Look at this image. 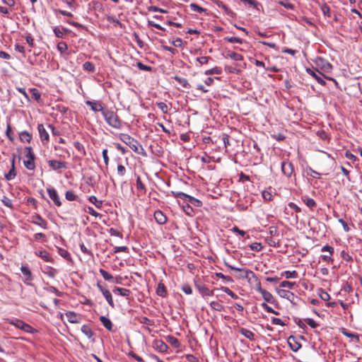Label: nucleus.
Here are the masks:
<instances>
[{
	"mask_svg": "<svg viewBox=\"0 0 362 362\" xmlns=\"http://www.w3.org/2000/svg\"><path fill=\"white\" fill-rule=\"evenodd\" d=\"M119 138L122 142L128 145L130 148L135 153L143 156H146V152L141 144L130 135L127 134H119Z\"/></svg>",
	"mask_w": 362,
	"mask_h": 362,
	"instance_id": "1",
	"label": "nucleus"
},
{
	"mask_svg": "<svg viewBox=\"0 0 362 362\" xmlns=\"http://www.w3.org/2000/svg\"><path fill=\"white\" fill-rule=\"evenodd\" d=\"M105 122L112 127L115 129H121L122 127V122L119 116L111 110H105L103 114Z\"/></svg>",
	"mask_w": 362,
	"mask_h": 362,
	"instance_id": "2",
	"label": "nucleus"
},
{
	"mask_svg": "<svg viewBox=\"0 0 362 362\" xmlns=\"http://www.w3.org/2000/svg\"><path fill=\"white\" fill-rule=\"evenodd\" d=\"M25 150L26 151V153L25 155L23 164L28 170H33L35 168V160L36 159V157L33 152V148L31 146H26L25 148Z\"/></svg>",
	"mask_w": 362,
	"mask_h": 362,
	"instance_id": "3",
	"label": "nucleus"
},
{
	"mask_svg": "<svg viewBox=\"0 0 362 362\" xmlns=\"http://www.w3.org/2000/svg\"><path fill=\"white\" fill-rule=\"evenodd\" d=\"M306 71L309 75L313 76L317 81L318 83H320L322 86H325V84H326L325 81L322 78V76H323L326 79L331 80V81H334L335 83V84L337 85V82L334 78H333L332 77L326 76L324 74H322V72H320L319 71H317V73H316L311 69H307Z\"/></svg>",
	"mask_w": 362,
	"mask_h": 362,
	"instance_id": "4",
	"label": "nucleus"
},
{
	"mask_svg": "<svg viewBox=\"0 0 362 362\" xmlns=\"http://www.w3.org/2000/svg\"><path fill=\"white\" fill-rule=\"evenodd\" d=\"M8 323L11 325H13L16 327L25 332L28 333H32L33 332V328L29 325L28 324L24 322L23 321L15 319L11 320L8 321Z\"/></svg>",
	"mask_w": 362,
	"mask_h": 362,
	"instance_id": "5",
	"label": "nucleus"
},
{
	"mask_svg": "<svg viewBox=\"0 0 362 362\" xmlns=\"http://www.w3.org/2000/svg\"><path fill=\"white\" fill-rule=\"evenodd\" d=\"M316 66L325 73H330L332 69V65L322 57H317L315 59Z\"/></svg>",
	"mask_w": 362,
	"mask_h": 362,
	"instance_id": "6",
	"label": "nucleus"
},
{
	"mask_svg": "<svg viewBox=\"0 0 362 362\" xmlns=\"http://www.w3.org/2000/svg\"><path fill=\"white\" fill-rule=\"evenodd\" d=\"M281 171L286 177H290L293 173L294 167L291 162L284 160L281 163Z\"/></svg>",
	"mask_w": 362,
	"mask_h": 362,
	"instance_id": "7",
	"label": "nucleus"
},
{
	"mask_svg": "<svg viewBox=\"0 0 362 362\" xmlns=\"http://www.w3.org/2000/svg\"><path fill=\"white\" fill-rule=\"evenodd\" d=\"M47 192L48 193L49 198L53 201L54 204L57 206H61L62 202L60 200V198L58 195L57 190L54 187H49L47 189Z\"/></svg>",
	"mask_w": 362,
	"mask_h": 362,
	"instance_id": "8",
	"label": "nucleus"
},
{
	"mask_svg": "<svg viewBox=\"0 0 362 362\" xmlns=\"http://www.w3.org/2000/svg\"><path fill=\"white\" fill-rule=\"evenodd\" d=\"M49 168L53 170H57L60 169H66L67 165L66 162L60 161L57 160H50L48 161Z\"/></svg>",
	"mask_w": 362,
	"mask_h": 362,
	"instance_id": "9",
	"label": "nucleus"
},
{
	"mask_svg": "<svg viewBox=\"0 0 362 362\" xmlns=\"http://www.w3.org/2000/svg\"><path fill=\"white\" fill-rule=\"evenodd\" d=\"M153 347L160 353H165L168 351V345L161 339H155L153 341Z\"/></svg>",
	"mask_w": 362,
	"mask_h": 362,
	"instance_id": "10",
	"label": "nucleus"
},
{
	"mask_svg": "<svg viewBox=\"0 0 362 362\" xmlns=\"http://www.w3.org/2000/svg\"><path fill=\"white\" fill-rule=\"evenodd\" d=\"M196 288L198 290L202 297L214 296V291L209 289L207 286L202 284H196Z\"/></svg>",
	"mask_w": 362,
	"mask_h": 362,
	"instance_id": "11",
	"label": "nucleus"
},
{
	"mask_svg": "<svg viewBox=\"0 0 362 362\" xmlns=\"http://www.w3.org/2000/svg\"><path fill=\"white\" fill-rule=\"evenodd\" d=\"M31 223L39 226L43 229H47V222L40 215L36 214L32 216Z\"/></svg>",
	"mask_w": 362,
	"mask_h": 362,
	"instance_id": "12",
	"label": "nucleus"
},
{
	"mask_svg": "<svg viewBox=\"0 0 362 362\" xmlns=\"http://www.w3.org/2000/svg\"><path fill=\"white\" fill-rule=\"evenodd\" d=\"M86 104L90 107V109L94 112H101L103 114L105 110H104L102 104L98 101H90L87 100Z\"/></svg>",
	"mask_w": 362,
	"mask_h": 362,
	"instance_id": "13",
	"label": "nucleus"
},
{
	"mask_svg": "<svg viewBox=\"0 0 362 362\" xmlns=\"http://www.w3.org/2000/svg\"><path fill=\"white\" fill-rule=\"evenodd\" d=\"M288 344L291 349L295 352L298 351L302 346L301 344L292 335L288 338Z\"/></svg>",
	"mask_w": 362,
	"mask_h": 362,
	"instance_id": "14",
	"label": "nucleus"
},
{
	"mask_svg": "<svg viewBox=\"0 0 362 362\" xmlns=\"http://www.w3.org/2000/svg\"><path fill=\"white\" fill-rule=\"evenodd\" d=\"M37 130L40 134V139L43 144L47 143L49 141V134L45 129L44 125L42 124H39L37 126Z\"/></svg>",
	"mask_w": 362,
	"mask_h": 362,
	"instance_id": "15",
	"label": "nucleus"
},
{
	"mask_svg": "<svg viewBox=\"0 0 362 362\" xmlns=\"http://www.w3.org/2000/svg\"><path fill=\"white\" fill-rule=\"evenodd\" d=\"M15 155H13L12 159H11V170L8 171V173L5 174V178L6 180H12L14 179V177L16 175V168H15Z\"/></svg>",
	"mask_w": 362,
	"mask_h": 362,
	"instance_id": "16",
	"label": "nucleus"
},
{
	"mask_svg": "<svg viewBox=\"0 0 362 362\" xmlns=\"http://www.w3.org/2000/svg\"><path fill=\"white\" fill-rule=\"evenodd\" d=\"M115 294L122 296L128 298L131 294V291L129 289L120 287H115L112 290Z\"/></svg>",
	"mask_w": 362,
	"mask_h": 362,
	"instance_id": "17",
	"label": "nucleus"
},
{
	"mask_svg": "<svg viewBox=\"0 0 362 362\" xmlns=\"http://www.w3.org/2000/svg\"><path fill=\"white\" fill-rule=\"evenodd\" d=\"M154 218H155L156 221L158 224H160V225L165 223V222L167 221L166 216L160 210H157V211H155V213H154Z\"/></svg>",
	"mask_w": 362,
	"mask_h": 362,
	"instance_id": "18",
	"label": "nucleus"
},
{
	"mask_svg": "<svg viewBox=\"0 0 362 362\" xmlns=\"http://www.w3.org/2000/svg\"><path fill=\"white\" fill-rule=\"evenodd\" d=\"M99 272L105 280L112 281L116 284L119 283L116 278H115L112 274H110L105 270L100 269Z\"/></svg>",
	"mask_w": 362,
	"mask_h": 362,
	"instance_id": "19",
	"label": "nucleus"
},
{
	"mask_svg": "<svg viewBox=\"0 0 362 362\" xmlns=\"http://www.w3.org/2000/svg\"><path fill=\"white\" fill-rule=\"evenodd\" d=\"M100 321L108 331H112L113 325L109 318L105 316H100Z\"/></svg>",
	"mask_w": 362,
	"mask_h": 362,
	"instance_id": "20",
	"label": "nucleus"
},
{
	"mask_svg": "<svg viewBox=\"0 0 362 362\" xmlns=\"http://www.w3.org/2000/svg\"><path fill=\"white\" fill-rule=\"evenodd\" d=\"M66 317L70 323H79L80 322L78 315L74 312L69 311L66 313Z\"/></svg>",
	"mask_w": 362,
	"mask_h": 362,
	"instance_id": "21",
	"label": "nucleus"
},
{
	"mask_svg": "<svg viewBox=\"0 0 362 362\" xmlns=\"http://www.w3.org/2000/svg\"><path fill=\"white\" fill-rule=\"evenodd\" d=\"M35 255L40 257L45 262H51L53 261L52 257L50 256L49 253L46 250H40L35 252Z\"/></svg>",
	"mask_w": 362,
	"mask_h": 362,
	"instance_id": "22",
	"label": "nucleus"
},
{
	"mask_svg": "<svg viewBox=\"0 0 362 362\" xmlns=\"http://www.w3.org/2000/svg\"><path fill=\"white\" fill-rule=\"evenodd\" d=\"M19 139L22 142L30 143L32 139V135L27 131H23L19 133Z\"/></svg>",
	"mask_w": 362,
	"mask_h": 362,
	"instance_id": "23",
	"label": "nucleus"
},
{
	"mask_svg": "<svg viewBox=\"0 0 362 362\" xmlns=\"http://www.w3.org/2000/svg\"><path fill=\"white\" fill-rule=\"evenodd\" d=\"M21 271L22 274L25 276V281H32L33 280V276L32 275V273H31L30 269L28 267L22 266L21 267Z\"/></svg>",
	"mask_w": 362,
	"mask_h": 362,
	"instance_id": "24",
	"label": "nucleus"
},
{
	"mask_svg": "<svg viewBox=\"0 0 362 362\" xmlns=\"http://www.w3.org/2000/svg\"><path fill=\"white\" fill-rule=\"evenodd\" d=\"M240 332L241 333V334H243L247 339H248L251 341L255 340V334L252 331L243 327V328H240Z\"/></svg>",
	"mask_w": 362,
	"mask_h": 362,
	"instance_id": "25",
	"label": "nucleus"
},
{
	"mask_svg": "<svg viewBox=\"0 0 362 362\" xmlns=\"http://www.w3.org/2000/svg\"><path fill=\"white\" fill-rule=\"evenodd\" d=\"M156 293L158 296L161 297H165L167 295V291L165 285L163 283H159L156 288Z\"/></svg>",
	"mask_w": 362,
	"mask_h": 362,
	"instance_id": "26",
	"label": "nucleus"
},
{
	"mask_svg": "<svg viewBox=\"0 0 362 362\" xmlns=\"http://www.w3.org/2000/svg\"><path fill=\"white\" fill-rule=\"evenodd\" d=\"M261 294L266 302H268L269 303H274V298L270 292L264 290V291H262Z\"/></svg>",
	"mask_w": 362,
	"mask_h": 362,
	"instance_id": "27",
	"label": "nucleus"
},
{
	"mask_svg": "<svg viewBox=\"0 0 362 362\" xmlns=\"http://www.w3.org/2000/svg\"><path fill=\"white\" fill-rule=\"evenodd\" d=\"M173 78L175 81H177L185 88H189L191 87L187 80L185 78L180 77L178 76H175Z\"/></svg>",
	"mask_w": 362,
	"mask_h": 362,
	"instance_id": "28",
	"label": "nucleus"
},
{
	"mask_svg": "<svg viewBox=\"0 0 362 362\" xmlns=\"http://www.w3.org/2000/svg\"><path fill=\"white\" fill-rule=\"evenodd\" d=\"M81 330L89 339L93 337V332L92 331L90 327L88 325H83L81 327Z\"/></svg>",
	"mask_w": 362,
	"mask_h": 362,
	"instance_id": "29",
	"label": "nucleus"
},
{
	"mask_svg": "<svg viewBox=\"0 0 362 362\" xmlns=\"http://www.w3.org/2000/svg\"><path fill=\"white\" fill-rule=\"evenodd\" d=\"M83 69L88 72L93 73L95 71V65L90 62H86L83 64Z\"/></svg>",
	"mask_w": 362,
	"mask_h": 362,
	"instance_id": "30",
	"label": "nucleus"
},
{
	"mask_svg": "<svg viewBox=\"0 0 362 362\" xmlns=\"http://www.w3.org/2000/svg\"><path fill=\"white\" fill-rule=\"evenodd\" d=\"M227 57H230V59H232L234 61H241L243 59V57L241 54L234 52H230V51H228L227 52Z\"/></svg>",
	"mask_w": 362,
	"mask_h": 362,
	"instance_id": "31",
	"label": "nucleus"
},
{
	"mask_svg": "<svg viewBox=\"0 0 362 362\" xmlns=\"http://www.w3.org/2000/svg\"><path fill=\"white\" fill-rule=\"evenodd\" d=\"M65 198L68 201H76L78 200V197L72 190L66 191L65 193Z\"/></svg>",
	"mask_w": 362,
	"mask_h": 362,
	"instance_id": "32",
	"label": "nucleus"
},
{
	"mask_svg": "<svg viewBox=\"0 0 362 362\" xmlns=\"http://www.w3.org/2000/svg\"><path fill=\"white\" fill-rule=\"evenodd\" d=\"M226 265L228 267H229L230 269H232V270H235V271H239V272L244 271L245 272V278H248V276L250 274H252V276H255V274L252 271H250V270L237 268V267H233L231 265H229L227 263H226Z\"/></svg>",
	"mask_w": 362,
	"mask_h": 362,
	"instance_id": "33",
	"label": "nucleus"
},
{
	"mask_svg": "<svg viewBox=\"0 0 362 362\" xmlns=\"http://www.w3.org/2000/svg\"><path fill=\"white\" fill-rule=\"evenodd\" d=\"M167 339L168 341L175 348H179L180 346V343L177 338L173 336H168Z\"/></svg>",
	"mask_w": 362,
	"mask_h": 362,
	"instance_id": "34",
	"label": "nucleus"
},
{
	"mask_svg": "<svg viewBox=\"0 0 362 362\" xmlns=\"http://www.w3.org/2000/svg\"><path fill=\"white\" fill-rule=\"evenodd\" d=\"M88 201L93 204L98 209H100L103 206V202L101 200H98L95 196L89 197Z\"/></svg>",
	"mask_w": 362,
	"mask_h": 362,
	"instance_id": "35",
	"label": "nucleus"
},
{
	"mask_svg": "<svg viewBox=\"0 0 362 362\" xmlns=\"http://www.w3.org/2000/svg\"><path fill=\"white\" fill-rule=\"evenodd\" d=\"M58 253L60 256H62V257H64V259H67V260H71V255L70 253L64 250V249H62L61 247H59L58 248Z\"/></svg>",
	"mask_w": 362,
	"mask_h": 362,
	"instance_id": "36",
	"label": "nucleus"
},
{
	"mask_svg": "<svg viewBox=\"0 0 362 362\" xmlns=\"http://www.w3.org/2000/svg\"><path fill=\"white\" fill-rule=\"evenodd\" d=\"M222 73V69L220 67L216 66L213 69L206 70L205 71L206 75H213V74H217L219 75Z\"/></svg>",
	"mask_w": 362,
	"mask_h": 362,
	"instance_id": "37",
	"label": "nucleus"
},
{
	"mask_svg": "<svg viewBox=\"0 0 362 362\" xmlns=\"http://www.w3.org/2000/svg\"><path fill=\"white\" fill-rule=\"evenodd\" d=\"M210 306L213 310L217 311H222L224 309V306L217 301H212L210 303Z\"/></svg>",
	"mask_w": 362,
	"mask_h": 362,
	"instance_id": "38",
	"label": "nucleus"
},
{
	"mask_svg": "<svg viewBox=\"0 0 362 362\" xmlns=\"http://www.w3.org/2000/svg\"><path fill=\"white\" fill-rule=\"evenodd\" d=\"M103 296L105 297V298L106 299L107 302L108 303V304L112 307V308H114L115 307V304H114V302H113V300H112V294L109 291H105L104 292V295Z\"/></svg>",
	"mask_w": 362,
	"mask_h": 362,
	"instance_id": "39",
	"label": "nucleus"
},
{
	"mask_svg": "<svg viewBox=\"0 0 362 362\" xmlns=\"http://www.w3.org/2000/svg\"><path fill=\"white\" fill-rule=\"evenodd\" d=\"M318 294H319L320 297L321 298V299L325 301L329 300L330 299L329 294L327 292H326L325 290H323L322 288H320L318 290Z\"/></svg>",
	"mask_w": 362,
	"mask_h": 362,
	"instance_id": "40",
	"label": "nucleus"
},
{
	"mask_svg": "<svg viewBox=\"0 0 362 362\" xmlns=\"http://www.w3.org/2000/svg\"><path fill=\"white\" fill-rule=\"evenodd\" d=\"M224 40L230 43L243 44V41L241 38L237 37H225Z\"/></svg>",
	"mask_w": 362,
	"mask_h": 362,
	"instance_id": "41",
	"label": "nucleus"
},
{
	"mask_svg": "<svg viewBox=\"0 0 362 362\" xmlns=\"http://www.w3.org/2000/svg\"><path fill=\"white\" fill-rule=\"evenodd\" d=\"M30 93H32V97L34 100L36 101H39L41 98V93L37 88H30Z\"/></svg>",
	"mask_w": 362,
	"mask_h": 362,
	"instance_id": "42",
	"label": "nucleus"
},
{
	"mask_svg": "<svg viewBox=\"0 0 362 362\" xmlns=\"http://www.w3.org/2000/svg\"><path fill=\"white\" fill-rule=\"evenodd\" d=\"M189 7L191 8L192 11H195V12H198L199 13H202L203 12H205L206 11V9L199 6L198 4H191L189 5Z\"/></svg>",
	"mask_w": 362,
	"mask_h": 362,
	"instance_id": "43",
	"label": "nucleus"
},
{
	"mask_svg": "<svg viewBox=\"0 0 362 362\" xmlns=\"http://www.w3.org/2000/svg\"><path fill=\"white\" fill-rule=\"evenodd\" d=\"M127 173L126 168L122 165L118 164L117 168V173L119 177H123Z\"/></svg>",
	"mask_w": 362,
	"mask_h": 362,
	"instance_id": "44",
	"label": "nucleus"
},
{
	"mask_svg": "<svg viewBox=\"0 0 362 362\" xmlns=\"http://www.w3.org/2000/svg\"><path fill=\"white\" fill-rule=\"evenodd\" d=\"M217 5L219 8H221L228 15L232 16L233 14V11L223 2L219 1L217 3Z\"/></svg>",
	"mask_w": 362,
	"mask_h": 362,
	"instance_id": "45",
	"label": "nucleus"
},
{
	"mask_svg": "<svg viewBox=\"0 0 362 362\" xmlns=\"http://www.w3.org/2000/svg\"><path fill=\"white\" fill-rule=\"evenodd\" d=\"M223 292L227 293L228 296H230L233 299L238 298V296L237 294H235L234 292H233L228 287H221V288Z\"/></svg>",
	"mask_w": 362,
	"mask_h": 362,
	"instance_id": "46",
	"label": "nucleus"
},
{
	"mask_svg": "<svg viewBox=\"0 0 362 362\" xmlns=\"http://www.w3.org/2000/svg\"><path fill=\"white\" fill-rule=\"evenodd\" d=\"M303 202L306 206L310 209H313L316 206L317 204L315 201L312 198H306L303 200Z\"/></svg>",
	"mask_w": 362,
	"mask_h": 362,
	"instance_id": "47",
	"label": "nucleus"
},
{
	"mask_svg": "<svg viewBox=\"0 0 362 362\" xmlns=\"http://www.w3.org/2000/svg\"><path fill=\"white\" fill-rule=\"evenodd\" d=\"M74 146L83 156L86 155V151L82 144L79 141H75Z\"/></svg>",
	"mask_w": 362,
	"mask_h": 362,
	"instance_id": "48",
	"label": "nucleus"
},
{
	"mask_svg": "<svg viewBox=\"0 0 362 362\" xmlns=\"http://www.w3.org/2000/svg\"><path fill=\"white\" fill-rule=\"evenodd\" d=\"M279 4L283 6L284 8L290 10L294 9V5L288 1V0L279 1Z\"/></svg>",
	"mask_w": 362,
	"mask_h": 362,
	"instance_id": "49",
	"label": "nucleus"
},
{
	"mask_svg": "<svg viewBox=\"0 0 362 362\" xmlns=\"http://www.w3.org/2000/svg\"><path fill=\"white\" fill-rule=\"evenodd\" d=\"M278 293L279 295L281 297V298H287L288 299L289 298V296L291 295L293 296V293H291L289 292L288 291H286V290H284V289H280L278 291Z\"/></svg>",
	"mask_w": 362,
	"mask_h": 362,
	"instance_id": "50",
	"label": "nucleus"
},
{
	"mask_svg": "<svg viewBox=\"0 0 362 362\" xmlns=\"http://www.w3.org/2000/svg\"><path fill=\"white\" fill-rule=\"evenodd\" d=\"M136 188L140 191L146 192V187L139 176L136 177Z\"/></svg>",
	"mask_w": 362,
	"mask_h": 362,
	"instance_id": "51",
	"label": "nucleus"
},
{
	"mask_svg": "<svg viewBox=\"0 0 362 362\" xmlns=\"http://www.w3.org/2000/svg\"><path fill=\"white\" fill-rule=\"evenodd\" d=\"M68 49L67 45L64 42H59L57 44V49L61 52L64 53Z\"/></svg>",
	"mask_w": 362,
	"mask_h": 362,
	"instance_id": "52",
	"label": "nucleus"
},
{
	"mask_svg": "<svg viewBox=\"0 0 362 362\" xmlns=\"http://www.w3.org/2000/svg\"><path fill=\"white\" fill-rule=\"evenodd\" d=\"M297 275L298 274L296 271H286L284 273H282V276H285L286 279L296 278Z\"/></svg>",
	"mask_w": 362,
	"mask_h": 362,
	"instance_id": "53",
	"label": "nucleus"
},
{
	"mask_svg": "<svg viewBox=\"0 0 362 362\" xmlns=\"http://www.w3.org/2000/svg\"><path fill=\"white\" fill-rule=\"evenodd\" d=\"M157 107L164 114H166L168 112V108L167 105L165 103H163V102L158 103H157Z\"/></svg>",
	"mask_w": 362,
	"mask_h": 362,
	"instance_id": "54",
	"label": "nucleus"
},
{
	"mask_svg": "<svg viewBox=\"0 0 362 362\" xmlns=\"http://www.w3.org/2000/svg\"><path fill=\"white\" fill-rule=\"evenodd\" d=\"M136 66L142 71H151L152 70V68L151 66L144 64L141 62H138L136 63Z\"/></svg>",
	"mask_w": 362,
	"mask_h": 362,
	"instance_id": "55",
	"label": "nucleus"
},
{
	"mask_svg": "<svg viewBox=\"0 0 362 362\" xmlns=\"http://www.w3.org/2000/svg\"><path fill=\"white\" fill-rule=\"evenodd\" d=\"M133 36L134 37V40L136 42L138 46L140 47V48H144V42H143V40H141V38L139 37V35H138V33H133Z\"/></svg>",
	"mask_w": 362,
	"mask_h": 362,
	"instance_id": "56",
	"label": "nucleus"
},
{
	"mask_svg": "<svg viewBox=\"0 0 362 362\" xmlns=\"http://www.w3.org/2000/svg\"><path fill=\"white\" fill-rule=\"evenodd\" d=\"M320 8L325 16H330V8L326 4H322Z\"/></svg>",
	"mask_w": 362,
	"mask_h": 362,
	"instance_id": "57",
	"label": "nucleus"
},
{
	"mask_svg": "<svg viewBox=\"0 0 362 362\" xmlns=\"http://www.w3.org/2000/svg\"><path fill=\"white\" fill-rule=\"evenodd\" d=\"M183 210L187 215L192 216L194 214V210L189 204H187L183 206Z\"/></svg>",
	"mask_w": 362,
	"mask_h": 362,
	"instance_id": "58",
	"label": "nucleus"
},
{
	"mask_svg": "<svg viewBox=\"0 0 362 362\" xmlns=\"http://www.w3.org/2000/svg\"><path fill=\"white\" fill-rule=\"evenodd\" d=\"M252 250L259 252L262 249V245L259 243H253L250 245Z\"/></svg>",
	"mask_w": 362,
	"mask_h": 362,
	"instance_id": "59",
	"label": "nucleus"
},
{
	"mask_svg": "<svg viewBox=\"0 0 362 362\" xmlns=\"http://www.w3.org/2000/svg\"><path fill=\"white\" fill-rule=\"evenodd\" d=\"M209 59H211V57H197L196 59V61L198 62L201 65L206 64L209 62Z\"/></svg>",
	"mask_w": 362,
	"mask_h": 362,
	"instance_id": "60",
	"label": "nucleus"
},
{
	"mask_svg": "<svg viewBox=\"0 0 362 362\" xmlns=\"http://www.w3.org/2000/svg\"><path fill=\"white\" fill-rule=\"evenodd\" d=\"M294 285H295L294 282H291V281H284L280 284L281 287L288 288H292Z\"/></svg>",
	"mask_w": 362,
	"mask_h": 362,
	"instance_id": "61",
	"label": "nucleus"
},
{
	"mask_svg": "<svg viewBox=\"0 0 362 362\" xmlns=\"http://www.w3.org/2000/svg\"><path fill=\"white\" fill-rule=\"evenodd\" d=\"M182 291L187 295L192 294V289L189 284H184L182 286Z\"/></svg>",
	"mask_w": 362,
	"mask_h": 362,
	"instance_id": "62",
	"label": "nucleus"
},
{
	"mask_svg": "<svg viewBox=\"0 0 362 362\" xmlns=\"http://www.w3.org/2000/svg\"><path fill=\"white\" fill-rule=\"evenodd\" d=\"M175 197L180 198L185 200V197H187V194L182 192H172Z\"/></svg>",
	"mask_w": 362,
	"mask_h": 362,
	"instance_id": "63",
	"label": "nucleus"
},
{
	"mask_svg": "<svg viewBox=\"0 0 362 362\" xmlns=\"http://www.w3.org/2000/svg\"><path fill=\"white\" fill-rule=\"evenodd\" d=\"M307 324L312 328H316L318 327V324L312 318H307L305 320Z\"/></svg>",
	"mask_w": 362,
	"mask_h": 362,
	"instance_id": "64",
	"label": "nucleus"
}]
</instances>
